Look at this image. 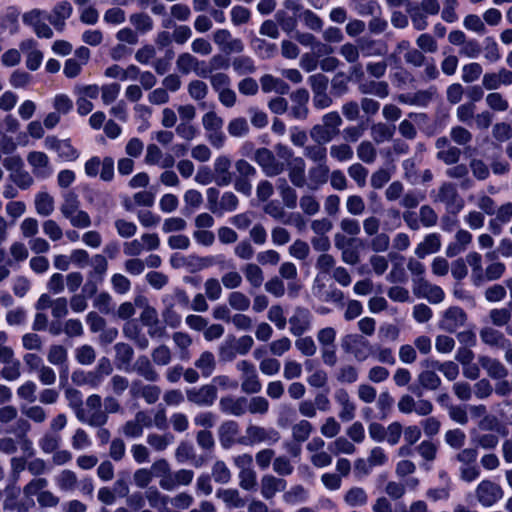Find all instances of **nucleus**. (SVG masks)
Segmentation results:
<instances>
[{"mask_svg": "<svg viewBox=\"0 0 512 512\" xmlns=\"http://www.w3.org/2000/svg\"><path fill=\"white\" fill-rule=\"evenodd\" d=\"M45 19H47L46 12L40 9H32L22 16L23 23L30 26L37 37L50 39L53 37V31L45 23Z\"/></svg>", "mask_w": 512, "mask_h": 512, "instance_id": "1a4fd4ad", "label": "nucleus"}, {"mask_svg": "<svg viewBox=\"0 0 512 512\" xmlns=\"http://www.w3.org/2000/svg\"><path fill=\"white\" fill-rule=\"evenodd\" d=\"M262 91L265 93L276 92L280 95L289 92V85L282 79L276 78L270 74H265L260 78Z\"/></svg>", "mask_w": 512, "mask_h": 512, "instance_id": "4c0bfd02", "label": "nucleus"}, {"mask_svg": "<svg viewBox=\"0 0 512 512\" xmlns=\"http://www.w3.org/2000/svg\"><path fill=\"white\" fill-rule=\"evenodd\" d=\"M479 364L491 378L503 379L508 375L507 368L498 359L481 356Z\"/></svg>", "mask_w": 512, "mask_h": 512, "instance_id": "473e14b6", "label": "nucleus"}, {"mask_svg": "<svg viewBox=\"0 0 512 512\" xmlns=\"http://www.w3.org/2000/svg\"><path fill=\"white\" fill-rule=\"evenodd\" d=\"M330 169L327 164L314 165L308 170V188L317 190L329 179Z\"/></svg>", "mask_w": 512, "mask_h": 512, "instance_id": "7c9ffc66", "label": "nucleus"}, {"mask_svg": "<svg viewBox=\"0 0 512 512\" xmlns=\"http://www.w3.org/2000/svg\"><path fill=\"white\" fill-rule=\"evenodd\" d=\"M280 440V433L272 427H263L255 424H249L246 427L245 435L238 438V444L241 445H255L265 443L273 445Z\"/></svg>", "mask_w": 512, "mask_h": 512, "instance_id": "7ed1b4c3", "label": "nucleus"}, {"mask_svg": "<svg viewBox=\"0 0 512 512\" xmlns=\"http://www.w3.org/2000/svg\"><path fill=\"white\" fill-rule=\"evenodd\" d=\"M155 364L146 355H140L132 366V371L139 377L149 383H155L160 380V374L156 370Z\"/></svg>", "mask_w": 512, "mask_h": 512, "instance_id": "f3484780", "label": "nucleus"}, {"mask_svg": "<svg viewBox=\"0 0 512 512\" xmlns=\"http://www.w3.org/2000/svg\"><path fill=\"white\" fill-rule=\"evenodd\" d=\"M334 399L341 408L338 417L344 422L353 420L356 415V405L351 400L347 390L337 389L334 393Z\"/></svg>", "mask_w": 512, "mask_h": 512, "instance_id": "412c9836", "label": "nucleus"}, {"mask_svg": "<svg viewBox=\"0 0 512 512\" xmlns=\"http://www.w3.org/2000/svg\"><path fill=\"white\" fill-rule=\"evenodd\" d=\"M44 146L48 150L54 151L58 158L65 162H74L80 157V151L72 145L70 139H59L53 135L47 136Z\"/></svg>", "mask_w": 512, "mask_h": 512, "instance_id": "39448f33", "label": "nucleus"}, {"mask_svg": "<svg viewBox=\"0 0 512 512\" xmlns=\"http://www.w3.org/2000/svg\"><path fill=\"white\" fill-rule=\"evenodd\" d=\"M239 434V424L234 420H226L222 422L218 429V436L221 446L224 449L232 447L235 443H238L236 439Z\"/></svg>", "mask_w": 512, "mask_h": 512, "instance_id": "a878e982", "label": "nucleus"}, {"mask_svg": "<svg viewBox=\"0 0 512 512\" xmlns=\"http://www.w3.org/2000/svg\"><path fill=\"white\" fill-rule=\"evenodd\" d=\"M441 248V237L437 233H430L426 235L417 247L415 248V255L423 259L427 255L438 252Z\"/></svg>", "mask_w": 512, "mask_h": 512, "instance_id": "c756f323", "label": "nucleus"}, {"mask_svg": "<svg viewBox=\"0 0 512 512\" xmlns=\"http://www.w3.org/2000/svg\"><path fill=\"white\" fill-rule=\"evenodd\" d=\"M341 347L358 362H364L374 354V346L359 334H347L341 339Z\"/></svg>", "mask_w": 512, "mask_h": 512, "instance_id": "f03ea898", "label": "nucleus"}, {"mask_svg": "<svg viewBox=\"0 0 512 512\" xmlns=\"http://www.w3.org/2000/svg\"><path fill=\"white\" fill-rule=\"evenodd\" d=\"M349 7L359 16H373L382 12L377 0H350Z\"/></svg>", "mask_w": 512, "mask_h": 512, "instance_id": "c9c22d12", "label": "nucleus"}, {"mask_svg": "<svg viewBox=\"0 0 512 512\" xmlns=\"http://www.w3.org/2000/svg\"><path fill=\"white\" fill-rule=\"evenodd\" d=\"M425 117V114L422 113H409V119L402 120L398 126V130L401 136L408 140L415 139L417 136V130L411 120L417 121L418 119H423Z\"/></svg>", "mask_w": 512, "mask_h": 512, "instance_id": "5fc2aeb1", "label": "nucleus"}, {"mask_svg": "<svg viewBox=\"0 0 512 512\" xmlns=\"http://www.w3.org/2000/svg\"><path fill=\"white\" fill-rule=\"evenodd\" d=\"M204 64V61L188 52L179 54L176 59V68L183 75L194 72L199 77H207V71L201 68Z\"/></svg>", "mask_w": 512, "mask_h": 512, "instance_id": "2eb2a0df", "label": "nucleus"}, {"mask_svg": "<svg viewBox=\"0 0 512 512\" xmlns=\"http://www.w3.org/2000/svg\"><path fill=\"white\" fill-rule=\"evenodd\" d=\"M129 22L140 34H147L154 29V21L150 15L144 12L133 13L129 17Z\"/></svg>", "mask_w": 512, "mask_h": 512, "instance_id": "a18cd8bd", "label": "nucleus"}, {"mask_svg": "<svg viewBox=\"0 0 512 512\" xmlns=\"http://www.w3.org/2000/svg\"><path fill=\"white\" fill-rule=\"evenodd\" d=\"M174 436L170 433L157 434L149 433L146 437L147 444L156 452H162L173 443Z\"/></svg>", "mask_w": 512, "mask_h": 512, "instance_id": "13d9d810", "label": "nucleus"}, {"mask_svg": "<svg viewBox=\"0 0 512 512\" xmlns=\"http://www.w3.org/2000/svg\"><path fill=\"white\" fill-rule=\"evenodd\" d=\"M471 442L477 449L494 450L499 444V437L493 433L474 432L471 434Z\"/></svg>", "mask_w": 512, "mask_h": 512, "instance_id": "49530a36", "label": "nucleus"}, {"mask_svg": "<svg viewBox=\"0 0 512 512\" xmlns=\"http://www.w3.org/2000/svg\"><path fill=\"white\" fill-rule=\"evenodd\" d=\"M264 212L272 218L282 221L284 224H292L293 218L299 221L301 220V216L299 214H291L286 218V212L284 209L274 201H270L264 206Z\"/></svg>", "mask_w": 512, "mask_h": 512, "instance_id": "3c124183", "label": "nucleus"}, {"mask_svg": "<svg viewBox=\"0 0 512 512\" xmlns=\"http://www.w3.org/2000/svg\"><path fill=\"white\" fill-rule=\"evenodd\" d=\"M330 156L338 162H347L353 159L354 151L348 143L333 144L330 146Z\"/></svg>", "mask_w": 512, "mask_h": 512, "instance_id": "774afa93", "label": "nucleus"}, {"mask_svg": "<svg viewBox=\"0 0 512 512\" xmlns=\"http://www.w3.org/2000/svg\"><path fill=\"white\" fill-rule=\"evenodd\" d=\"M303 155L315 165L327 164V148L321 144L305 146Z\"/></svg>", "mask_w": 512, "mask_h": 512, "instance_id": "6e6d98bb", "label": "nucleus"}, {"mask_svg": "<svg viewBox=\"0 0 512 512\" xmlns=\"http://www.w3.org/2000/svg\"><path fill=\"white\" fill-rule=\"evenodd\" d=\"M123 335L127 339L133 341L135 345L141 350H145L149 347V339L142 332L138 324L134 322L125 323L123 326Z\"/></svg>", "mask_w": 512, "mask_h": 512, "instance_id": "2f4dec72", "label": "nucleus"}, {"mask_svg": "<svg viewBox=\"0 0 512 512\" xmlns=\"http://www.w3.org/2000/svg\"><path fill=\"white\" fill-rule=\"evenodd\" d=\"M216 497L229 509L242 508L245 506L244 499L235 488H220L216 491Z\"/></svg>", "mask_w": 512, "mask_h": 512, "instance_id": "72a5a7b5", "label": "nucleus"}, {"mask_svg": "<svg viewBox=\"0 0 512 512\" xmlns=\"http://www.w3.org/2000/svg\"><path fill=\"white\" fill-rule=\"evenodd\" d=\"M247 282L253 288H259L264 282L263 270L255 263H247L242 267Z\"/></svg>", "mask_w": 512, "mask_h": 512, "instance_id": "603ef678", "label": "nucleus"}, {"mask_svg": "<svg viewBox=\"0 0 512 512\" xmlns=\"http://www.w3.org/2000/svg\"><path fill=\"white\" fill-rule=\"evenodd\" d=\"M312 319L313 316L307 308L301 306L296 307L292 316L289 318L290 333L296 337L302 336L311 329Z\"/></svg>", "mask_w": 512, "mask_h": 512, "instance_id": "9b49d317", "label": "nucleus"}, {"mask_svg": "<svg viewBox=\"0 0 512 512\" xmlns=\"http://www.w3.org/2000/svg\"><path fill=\"white\" fill-rule=\"evenodd\" d=\"M213 41L221 51L231 53H242L244 43L240 38H234L227 29H218L213 33Z\"/></svg>", "mask_w": 512, "mask_h": 512, "instance_id": "ddd939ff", "label": "nucleus"}, {"mask_svg": "<svg viewBox=\"0 0 512 512\" xmlns=\"http://www.w3.org/2000/svg\"><path fill=\"white\" fill-rule=\"evenodd\" d=\"M482 342L490 347L504 349L509 346L510 340L499 330L486 326L479 332Z\"/></svg>", "mask_w": 512, "mask_h": 512, "instance_id": "bb28decb", "label": "nucleus"}, {"mask_svg": "<svg viewBox=\"0 0 512 512\" xmlns=\"http://www.w3.org/2000/svg\"><path fill=\"white\" fill-rule=\"evenodd\" d=\"M115 360L119 367H126L131 364L134 358V350L131 345L119 342L114 345Z\"/></svg>", "mask_w": 512, "mask_h": 512, "instance_id": "bf43d9fd", "label": "nucleus"}, {"mask_svg": "<svg viewBox=\"0 0 512 512\" xmlns=\"http://www.w3.org/2000/svg\"><path fill=\"white\" fill-rule=\"evenodd\" d=\"M86 408L83 407L82 415L78 420L91 427H101L108 422L106 412L102 410V398L98 394H91L86 398Z\"/></svg>", "mask_w": 512, "mask_h": 512, "instance_id": "20e7f679", "label": "nucleus"}, {"mask_svg": "<svg viewBox=\"0 0 512 512\" xmlns=\"http://www.w3.org/2000/svg\"><path fill=\"white\" fill-rule=\"evenodd\" d=\"M186 397L191 404L208 408L214 405L218 397V390L215 385L204 384L199 387H192L186 390Z\"/></svg>", "mask_w": 512, "mask_h": 512, "instance_id": "0eeeda50", "label": "nucleus"}, {"mask_svg": "<svg viewBox=\"0 0 512 512\" xmlns=\"http://www.w3.org/2000/svg\"><path fill=\"white\" fill-rule=\"evenodd\" d=\"M343 501L352 508L362 507L368 503V494L364 488L353 486L345 492Z\"/></svg>", "mask_w": 512, "mask_h": 512, "instance_id": "58836bf2", "label": "nucleus"}, {"mask_svg": "<svg viewBox=\"0 0 512 512\" xmlns=\"http://www.w3.org/2000/svg\"><path fill=\"white\" fill-rule=\"evenodd\" d=\"M360 54L364 57H382L388 52L387 44L382 40L361 37L357 40Z\"/></svg>", "mask_w": 512, "mask_h": 512, "instance_id": "5701e85b", "label": "nucleus"}, {"mask_svg": "<svg viewBox=\"0 0 512 512\" xmlns=\"http://www.w3.org/2000/svg\"><path fill=\"white\" fill-rule=\"evenodd\" d=\"M27 162L33 175L38 179H46L53 173L48 155L41 151H31L27 155Z\"/></svg>", "mask_w": 512, "mask_h": 512, "instance_id": "f8f14e48", "label": "nucleus"}, {"mask_svg": "<svg viewBox=\"0 0 512 512\" xmlns=\"http://www.w3.org/2000/svg\"><path fill=\"white\" fill-rule=\"evenodd\" d=\"M55 484L63 492L74 491L77 487L78 478L74 471L64 469L55 476Z\"/></svg>", "mask_w": 512, "mask_h": 512, "instance_id": "79ce46f5", "label": "nucleus"}, {"mask_svg": "<svg viewBox=\"0 0 512 512\" xmlns=\"http://www.w3.org/2000/svg\"><path fill=\"white\" fill-rule=\"evenodd\" d=\"M61 442L60 434L46 431L38 440V446L44 454H51L60 448Z\"/></svg>", "mask_w": 512, "mask_h": 512, "instance_id": "de8ad7c7", "label": "nucleus"}, {"mask_svg": "<svg viewBox=\"0 0 512 512\" xmlns=\"http://www.w3.org/2000/svg\"><path fill=\"white\" fill-rule=\"evenodd\" d=\"M248 398L244 396H224L219 401V409L226 415L241 417L247 412Z\"/></svg>", "mask_w": 512, "mask_h": 512, "instance_id": "a211bd4d", "label": "nucleus"}, {"mask_svg": "<svg viewBox=\"0 0 512 512\" xmlns=\"http://www.w3.org/2000/svg\"><path fill=\"white\" fill-rule=\"evenodd\" d=\"M187 92L190 98L203 107L202 102L205 100L209 93V88L206 82L200 79L191 80L187 85Z\"/></svg>", "mask_w": 512, "mask_h": 512, "instance_id": "09e8293b", "label": "nucleus"}, {"mask_svg": "<svg viewBox=\"0 0 512 512\" xmlns=\"http://www.w3.org/2000/svg\"><path fill=\"white\" fill-rule=\"evenodd\" d=\"M35 210L40 216L47 217L54 211V199L47 192H39L35 196Z\"/></svg>", "mask_w": 512, "mask_h": 512, "instance_id": "4d7b16f0", "label": "nucleus"}, {"mask_svg": "<svg viewBox=\"0 0 512 512\" xmlns=\"http://www.w3.org/2000/svg\"><path fill=\"white\" fill-rule=\"evenodd\" d=\"M253 160L262 168L263 172L274 177L285 170L284 163L280 162L272 151L267 148H259L255 151Z\"/></svg>", "mask_w": 512, "mask_h": 512, "instance_id": "6e6552de", "label": "nucleus"}, {"mask_svg": "<svg viewBox=\"0 0 512 512\" xmlns=\"http://www.w3.org/2000/svg\"><path fill=\"white\" fill-rule=\"evenodd\" d=\"M73 8L67 1L57 3L52 9L50 14L46 13L47 20L57 30L63 31L66 25V20L70 18Z\"/></svg>", "mask_w": 512, "mask_h": 512, "instance_id": "aec40b11", "label": "nucleus"}, {"mask_svg": "<svg viewBox=\"0 0 512 512\" xmlns=\"http://www.w3.org/2000/svg\"><path fill=\"white\" fill-rule=\"evenodd\" d=\"M427 367L437 369L440 371L448 380H455L459 375V367L453 361L439 362L437 360L427 361Z\"/></svg>", "mask_w": 512, "mask_h": 512, "instance_id": "680f3d73", "label": "nucleus"}, {"mask_svg": "<svg viewBox=\"0 0 512 512\" xmlns=\"http://www.w3.org/2000/svg\"><path fill=\"white\" fill-rule=\"evenodd\" d=\"M290 99L293 105L289 109V116L296 120H305L309 115V108L307 106L309 101V92L300 88L290 94Z\"/></svg>", "mask_w": 512, "mask_h": 512, "instance_id": "4468645a", "label": "nucleus"}, {"mask_svg": "<svg viewBox=\"0 0 512 512\" xmlns=\"http://www.w3.org/2000/svg\"><path fill=\"white\" fill-rule=\"evenodd\" d=\"M414 293L426 298L430 303H440L444 299V291L441 287L434 285L424 278L414 279Z\"/></svg>", "mask_w": 512, "mask_h": 512, "instance_id": "dca6fc26", "label": "nucleus"}, {"mask_svg": "<svg viewBox=\"0 0 512 512\" xmlns=\"http://www.w3.org/2000/svg\"><path fill=\"white\" fill-rule=\"evenodd\" d=\"M64 396L67 400L68 407L73 410L78 419L79 416L82 415L83 409V395L81 391L70 387L65 390Z\"/></svg>", "mask_w": 512, "mask_h": 512, "instance_id": "e2e57ef3", "label": "nucleus"}, {"mask_svg": "<svg viewBox=\"0 0 512 512\" xmlns=\"http://www.w3.org/2000/svg\"><path fill=\"white\" fill-rule=\"evenodd\" d=\"M449 136L451 141L456 145L463 147L468 146L473 139L472 133L467 128L460 125L451 127Z\"/></svg>", "mask_w": 512, "mask_h": 512, "instance_id": "338daca9", "label": "nucleus"}, {"mask_svg": "<svg viewBox=\"0 0 512 512\" xmlns=\"http://www.w3.org/2000/svg\"><path fill=\"white\" fill-rule=\"evenodd\" d=\"M215 182L219 186H227L232 182L230 172L231 160L228 156H218L214 161Z\"/></svg>", "mask_w": 512, "mask_h": 512, "instance_id": "cd10ccee", "label": "nucleus"}, {"mask_svg": "<svg viewBox=\"0 0 512 512\" xmlns=\"http://www.w3.org/2000/svg\"><path fill=\"white\" fill-rule=\"evenodd\" d=\"M215 355L210 351L202 352L195 360L194 366L198 369L204 378L210 377L216 369Z\"/></svg>", "mask_w": 512, "mask_h": 512, "instance_id": "ea45409f", "label": "nucleus"}, {"mask_svg": "<svg viewBox=\"0 0 512 512\" xmlns=\"http://www.w3.org/2000/svg\"><path fill=\"white\" fill-rule=\"evenodd\" d=\"M360 93L374 95L381 99L389 95V85L386 81H370L359 85Z\"/></svg>", "mask_w": 512, "mask_h": 512, "instance_id": "c03bdc74", "label": "nucleus"}, {"mask_svg": "<svg viewBox=\"0 0 512 512\" xmlns=\"http://www.w3.org/2000/svg\"><path fill=\"white\" fill-rule=\"evenodd\" d=\"M211 477L216 483L224 485L231 481L232 473L224 461L217 460L212 466Z\"/></svg>", "mask_w": 512, "mask_h": 512, "instance_id": "69168bd1", "label": "nucleus"}, {"mask_svg": "<svg viewBox=\"0 0 512 512\" xmlns=\"http://www.w3.org/2000/svg\"><path fill=\"white\" fill-rule=\"evenodd\" d=\"M335 380L343 385H352L359 380V369L353 364L340 365L335 373Z\"/></svg>", "mask_w": 512, "mask_h": 512, "instance_id": "e433bc0d", "label": "nucleus"}, {"mask_svg": "<svg viewBox=\"0 0 512 512\" xmlns=\"http://www.w3.org/2000/svg\"><path fill=\"white\" fill-rule=\"evenodd\" d=\"M81 202L79 196L74 191H66L63 193V202L60 205V212L64 218L70 217L72 214L80 210Z\"/></svg>", "mask_w": 512, "mask_h": 512, "instance_id": "37998d69", "label": "nucleus"}, {"mask_svg": "<svg viewBox=\"0 0 512 512\" xmlns=\"http://www.w3.org/2000/svg\"><path fill=\"white\" fill-rule=\"evenodd\" d=\"M236 368L241 372V390L246 394H257L262 390V383L259 379L255 366L247 361L237 362Z\"/></svg>", "mask_w": 512, "mask_h": 512, "instance_id": "423d86ee", "label": "nucleus"}, {"mask_svg": "<svg viewBox=\"0 0 512 512\" xmlns=\"http://www.w3.org/2000/svg\"><path fill=\"white\" fill-rule=\"evenodd\" d=\"M467 320L465 311L457 306L448 308L442 317L441 327L448 332H455Z\"/></svg>", "mask_w": 512, "mask_h": 512, "instance_id": "4be33fe9", "label": "nucleus"}, {"mask_svg": "<svg viewBox=\"0 0 512 512\" xmlns=\"http://www.w3.org/2000/svg\"><path fill=\"white\" fill-rule=\"evenodd\" d=\"M71 380L76 386H89L93 389L98 388L103 383L94 370H75L71 375Z\"/></svg>", "mask_w": 512, "mask_h": 512, "instance_id": "f704fd0d", "label": "nucleus"}, {"mask_svg": "<svg viewBox=\"0 0 512 512\" xmlns=\"http://www.w3.org/2000/svg\"><path fill=\"white\" fill-rule=\"evenodd\" d=\"M47 360L49 363L55 366H59L64 369L63 373L67 374L68 371V351L63 345H51L48 354Z\"/></svg>", "mask_w": 512, "mask_h": 512, "instance_id": "a19ab883", "label": "nucleus"}, {"mask_svg": "<svg viewBox=\"0 0 512 512\" xmlns=\"http://www.w3.org/2000/svg\"><path fill=\"white\" fill-rule=\"evenodd\" d=\"M394 134L395 126H389L383 122H378L371 126V137L377 144L391 140Z\"/></svg>", "mask_w": 512, "mask_h": 512, "instance_id": "864d4df0", "label": "nucleus"}, {"mask_svg": "<svg viewBox=\"0 0 512 512\" xmlns=\"http://www.w3.org/2000/svg\"><path fill=\"white\" fill-rule=\"evenodd\" d=\"M287 482L282 478L266 474L261 478L260 491L264 499L270 500L275 497L278 492L286 489Z\"/></svg>", "mask_w": 512, "mask_h": 512, "instance_id": "b1692460", "label": "nucleus"}, {"mask_svg": "<svg viewBox=\"0 0 512 512\" xmlns=\"http://www.w3.org/2000/svg\"><path fill=\"white\" fill-rule=\"evenodd\" d=\"M430 197L434 203L444 204L447 212L456 216L464 207V200L459 195L454 183L444 181L437 190L430 192Z\"/></svg>", "mask_w": 512, "mask_h": 512, "instance_id": "f257e3e1", "label": "nucleus"}, {"mask_svg": "<svg viewBox=\"0 0 512 512\" xmlns=\"http://www.w3.org/2000/svg\"><path fill=\"white\" fill-rule=\"evenodd\" d=\"M419 387H410L409 390L417 396L422 395V389L437 390L441 386V378L433 370L426 369L419 373L417 377Z\"/></svg>", "mask_w": 512, "mask_h": 512, "instance_id": "393cba45", "label": "nucleus"}, {"mask_svg": "<svg viewBox=\"0 0 512 512\" xmlns=\"http://www.w3.org/2000/svg\"><path fill=\"white\" fill-rule=\"evenodd\" d=\"M475 495L483 507H491L503 497V490L491 480H482L476 487Z\"/></svg>", "mask_w": 512, "mask_h": 512, "instance_id": "9d476101", "label": "nucleus"}, {"mask_svg": "<svg viewBox=\"0 0 512 512\" xmlns=\"http://www.w3.org/2000/svg\"><path fill=\"white\" fill-rule=\"evenodd\" d=\"M232 67L239 76L253 74L256 71L254 61L249 56H238L232 60Z\"/></svg>", "mask_w": 512, "mask_h": 512, "instance_id": "0e129e2a", "label": "nucleus"}, {"mask_svg": "<svg viewBox=\"0 0 512 512\" xmlns=\"http://www.w3.org/2000/svg\"><path fill=\"white\" fill-rule=\"evenodd\" d=\"M512 84V71L501 68L497 72H487L482 77V86L486 90L495 91L502 85Z\"/></svg>", "mask_w": 512, "mask_h": 512, "instance_id": "6ab92c4d", "label": "nucleus"}, {"mask_svg": "<svg viewBox=\"0 0 512 512\" xmlns=\"http://www.w3.org/2000/svg\"><path fill=\"white\" fill-rule=\"evenodd\" d=\"M356 154L360 161L366 164H372L377 159V149L371 141L364 140L356 148Z\"/></svg>", "mask_w": 512, "mask_h": 512, "instance_id": "052dcab7", "label": "nucleus"}, {"mask_svg": "<svg viewBox=\"0 0 512 512\" xmlns=\"http://www.w3.org/2000/svg\"><path fill=\"white\" fill-rule=\"evenodd\" d=\"M172 340L179 351V358L181 360H189L191 357L189 347L192 345V338L188 333L175 332L172 335Z\"/></svg>", "mask_w": 512, "mask_h": 512, "instance_id": "8fccbe9b", "label": "nucleus"}, {"mask_svg": "<svg viewBox=\"0 0 512 512\" xmlns=\"http://www.w3.org/2000/svg\"><path fill=\"white\" fill-rule=\"evenodd\" d=\"M306 164L302 157L293 158L289 164L288 176L291 183L298 188H302L307 184L306 180Z\"/></svg>", "mask_w": 512, "mask_h": 512, "instance_id": "c85d7f7f", "label": "nucleus"}]
</instances>
